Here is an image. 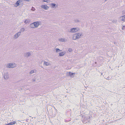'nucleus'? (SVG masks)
Masks as SVG:
<instances>
[{"label": "nucleus", "instance_id": "obj_1", "mask_svg": "<svg viewBox=\"0 0 125 125\" xmlns=\"http://www.w3.org/2000/svg\"><path fill=\"white\" fill-rule=\"evenodd\" d=\"M82 35V33H77L74 34L73 37V40H75L81 37V36Z\"/></svg>", "mask_w": 125, "mask_h": 125}, {"label": "nucleus", "instance_id": "obj_2", "mask_svg": "<svg viewBox=\"0 0 125 125\" xmlns=\"http://www.w3.org/2000/svg\"><path fill=\"white\" fill-rule=\"evenodd\" d=\"M79 29L78 28H73L71 29L70 32H75L78 31Z\"/></svg>", "mask_w": 125, "mask_h": 125}, {"label": "nucleus", "instance_id": "obj_3", "mask_svg": "<svg viewBox=\"0 0 125 125\" xmlns=\"http://www.w3.org/2000/svg\"><path fill=\"white\" fill-rule=\"evenodd\" d=\"M20 32H18L17 33L15 34L14 35V37L13 38L14 39H17L19 36L21 35Z\"/></svg>", "mask_w": 125, "mask_h": 125}, {"label": "nucleus", "instance_id": "obj_4", "mask_svg": "<svg viewBox=\"0 0 125 125\" xmlns=\"http://www.w3.org/2000/svg\"><path fill=\"white\" fill-rule=\"evenodd\" d=\"M41 7L45 10H48L49 8V7L46 5H42L41 6Z\"/></svg>", "mask_w": 125, "mask_h": 125}, {"label": "nucleus", "instance_id": "obj_5", "mask_svg": "<svg viewBox=\"0 0 125 125\" xmlns=\"http://www.w3.org/2000/svg\"><path fill=\"white\" fill-rule=\"evenodd\" d=\"M4 78L5 80L9 78V75L8 73H6L4 74Z\"/></svg>", "mask_w": 125, "mask_h": 125}, {"label": "nucleus", "instance_id": "obj_6", "mask_svg": "<svg viewBox=\"0 0 125 125\" xmlns=\"http://www.w3.org/2000/svg\"><path fill=\"white\" fill-rule=\"evenodd\" d=\"M68 74L67 75L68 76H70L71 77H74V75L75 74V73H72L70 72H69L67 73H68Z\"/></svg>", "mask_w": 125, "mask_h": 125}, {"label": "nucleus", "instance_id": "obj_7", "mask_svg": "<svg viewBox=\"0 0 125 125\" xmlns=\"http://www.w3.org/2000/svg\"><path fill=\"white\" fill-rule=\"evenodd\" d=\"M39 22H33V23H34V25L35 27L37 28L39 26Z\"/></svg>", "mask_w": 125, "mask_h": 125}, {"label": "nucleus", "instance_id": "obj_8", "mask_svg": "<svg viewBox=\"0 0 125 125\" xmlns=\"http://www.w3.org/2000/svg\"><path fill=\"white\" fill-rule=\"evenodd\" d=\"M31 55V53L29 52H27L24 54V56L26 57H28Z\"/></svg>", "mask_w": 125, "mask_h": 125}, {"label": "nucleus", "instance_id": "obj_9", "mask_svg": "<svg viewBox=\"0 0 125 125\" xmlns=\"http://www.w3.org/2000/svg\"><path fill=\"white\" fill-rule=\"evenodd\" d=\"M66 52H61L59 53V56H61L64 55L65 54Z\"/></svg>", "mask_w": 125, "mask_h": 125}, {"label": "nucleus", "instance_id": "obj_10", "mask_svg": "<svg viewBox=\"0 0 125 125\" xmlns=\"http://www.w3.org/2000/svg\"><path fill=\"white\" fill-rule=\"evenodd\" d=\"M11 68H13L16 66V64L14 63H11Z\"/></svg>", "mask_w": 125, "mask_h": 125}, {"label": "nucleus", "instance_id": "obj_11", "mask_svg": "<svg viewBox=\"0 0 125 125\" xmlns=\"http://www.w3.org/2000/svg\"><path fill=\"white\" fill-rule=\"evenodd\" d=\"M15 5H16V7H17L21 5L19 1L18 0L15 3Z\"/></svg>", "mask_w": 125, "mask_h": 125}, {"label": "nucleus", "instance_id": "obj_12", "mask_svg": "<svg viewBox=\"0 0 125 125\" xmlns=\"http://www.w3.org/2000/svg\"><path fill=\"white\" fill-rule=\"evenodd\" d=\"M51 5L52 6V8H56V4L54 3H51Z\"/></svg>", "mask_w": 125, "mask_h": 125}, {"label": "nucleus", "instance_id": "obj_13", "mask_svg": "<svg viewBox=\"0 0 125 125\" xmlns=\"http://www.w3.org/2000/svg\"><path fill=\"white\" fill-rule=\"evenodd\" d=\"M6 67L7 68H11V63H9L8 64L6 65Z\"/></svg>", "mask_w": 125, "mask_h": 125}, {"label": "nucleus", "instance_id": "obj_14", "mask_svg": "<svg viewBox=\"0 0 125 125\" xmlns=\"http://www.w3.org/2000/svg\"><path fill=\"white\" fill-rule=\"evenodd\" d=\"M30 27L32 28H34L35 27L34 23H33L31 24L30 25Z\"/></svg>", "mask_w": 125, "mask_h": 125}, {"label": "nucleus", "instance_id": "obj_15", "mask_svg": "<svg viewBox=\"0 0 125 125\" xmlns=\"http://www.w3.org/2000/svg\"><path fill=\"white\" fill-rule=\"evenodd\" d=\"M59 40L61 42H65V40L64 39L62 38H60Z\"/></svg>", "mask_w": 125, "mask_h": 125}, {"label": "nucleus", "instance_id": "obj_16", "mask_svg": "<svg viewBox=\"0 0 125 125\" xmlns=\"http://www.w3.org/2000/svg\"><path fill=\"white\" fill-rule=\"evenodd\" d=\"M120 19L121 21H123L125 20L123 16L120 17Z\"/></svg>", "mask_w": 125, "mask_h": 125}, {"label": "nucleus", "instance_id": "obj_17", "mask_svg": "<svg viewBox=\"0 0 125 125\" xmlns=\"http://www.w3.org/2000/svg\"><path fill=\"white\" fill-rule=\"evenodd\" d=\"M30 20H26L24 21V23L26 24H27L30 22Z\"/></svg>", "mask_w": 125, "mask_h": 125}, {"label": "nucleus", "instance_id": "obj_18", "mask_svg": "<svg viewBox=\"0 0 125 125\" xmlns=\"http://www.w3.org/2000/svg\"><path fill=\"white\" fill-rule=\"evenodd\" d=\"M25 29L24 28H22L20 30L19 32H20L21 34V32H23L25 31Z\"/></svg>", "mask_w": 125, "mask_h": 125}, {"label": "nucleus", "instance_id": "obj_19", "mask_svg": "<svg viewBox=\"0 0 125 125\" xmlns=\"http://www.w3.org/2000/svg\"><path fill=\"white\" fill-rule=\"evenodd\" d=\"M44 65L46 66H48L49 65V63L48 62L44 61Z\"/></svg>", "mask_w": 125, "mask_h": 125}, {"label": "nucleus", "instance_id": "obj_20", "mask_svg": "<svg viewBox=\"0 0 125 125\" xmlns=\"http://www.w3.org/2000/svg\"><path fill=\"white\" fill-rule=\"evenodd\" d=\"M36 70H31L30 72V74H32L34 73H36Z\"/></svg>", "mask_w": 125, "mask_h": 125}, {"label": "nucleus", "instance_id": "obj_21", "mask_svg": "<svg viewBox=\"0 0 125 125\" xmlns=\"http://www.w3.org/2000/svg\"><path fill=\"white\" fill-rule=\"evenodd\" d=\"M55 50L57 52H60L62 51L61 50H60L58 48H56V49Z\"/></svg>", "mask_w": 125, "mask_h": 125}, {"label": "nucleus", "instance_id": "obj_22", "mask_svg": "<svg viewBox=\"0 0 125 125\" xmlns=\"http://www.w3.org/2000/svg\"><path fill=\"white\" fill-rule=\"evenodd\" d=\"M20 2L21 5H23V0H18Z\"/></svg>", "mask_w": 125, "mask_h": 125}, {"label": "nucleus", "instance_id": "obj_23", "mask_svg": "<svg viewBox=\"0 0 125 125\" xmlns=\"http://www.w3.org/2000/svg\"><path fill=\"white\" fill-rule=\"evenodd\" d=\"M68 50L70 52H71L73 51V50L71 48H69Z\"/></svg>", "mask_w": 125, "mask_h": 125}, {"label": "nucleus", "instance_id": "obj_24", "mask_svg": "<svg viewBox=\"0 0 125 125\" xmlns=\"http://www.w3.org/2000/svg\"><path fill=\"white\" fill-rule=\"evenodd\" d=\"M5 125H12V122H11L7 124H6Z\"/></svg>", "mask_w": 125, "mask_h": 125}, {"label": "nucleus", "instance_id": "obj_25", "mask_svg": "<svg viewBox=\"0 0 125 125\" xmlns=\"http://www.w3.org/2000/svg\"><path fill=\"white\" fill-rule=\"evenodd\" d=\"M74 21L75 22H79L80 21H79L78 19H75Z\"/></svg>", "mask_w": 125, "mask_h": 125}, {"label": "nucleus", "instance_id": "obj_26", "mask_svg": "<svg viewBox=\"0 0 125 125\" xmlns=\"http://www.w3.org/2000/svg\"><path fill=\"white\" fill-rule=\"evenodd\" d=\"M31 10L33 11H34L35 10V9L33 7H32Z\"/></svg>", "mask_w": 125, "mask_h": 125}, {"label": "nucleus", "instance_id": "obj_27", "mask_svg": "<svg viewBox=\"0 0 125 125\" xmlns=\"http://www.w3.org/2000/svg\"><path fill=\"white\" fill-rule=\"evenodd\" d=\"M11 122L12 123V125L14 124L15 123H16L15 122V121H13V122Z\"/></svg>", "mask_w": 125, "mask_h": 125}, {"label": "nucleus", "instance_id": "obj_28", "mask_svg": "<svg viewBox=\"0 0 125 125\" xmlns=\"http://www.w3.org/2000/svg\"><path fill=\"white\" fill-rule=\"evenodd\" d=\"M125 26H123V28H122V30H125Z\"/></svg>", "mask_w": 125, "mask_h": 125}, {"label": "nucleus", "instance_id": "obj_29", "mask_svg": "<svg viewBox=\"0 0 125 125\" xmlns=\"http://www.w3.org/2000/svg\"><path fill=\"white\" fill-rule=\"evenodd\" d=\"M106 79L107 80H109L110 79V77H107V78H106Z\"/></svg>", "mask_w": 125, "mask_h": 125}, {"label": "nucleus", "instance_id": "obj_30", "mask_svg": "<svg viewBox=\"0 0 125 125\" xmlns=\"http://www.w3.org/2000/svg\"><path fill=\"white\" fill-rule=\"evenodd\" d=\"M47 0H43V1L44 2H47Z\"/></svg>", "mask_w": 125, "mask_h": 125}, {"label": "nucleus", "instance_id": "obj_31", "mask_svg": "<svg viewBox=\"0 0 125 125\" xmlns=\"http://www.w3.org/2000/svg\"><path fill=\"white\" fill-rule=\"evenodd\" d=\"M32 82H35V79H32Z\"/></svg>", "mask_w": 125, "mask_h": 125}, {"label": "nucleus", "instance_id": "obj_32", "mask_svg": "<svg viewBox=\"0 0 125 125\" xmlns=\"http://www.w3.org/2000/svg\"><path fill=\"white\" fill-rule=\"evenodd\" d=\"M114 22H117V21L116 20H114L113 21Z\"/></svg>", "mask_w": 125, "mask_h": 125}, {"label": "nucleus", "instance_id": "obj_33", "mask_svg": "<svg viewBox=\"0 0 125 125\" xmlns=\"http://www.w3.org/2000/svg\"><path fill=\"white\" fill-rule=\"evenodd\" d=\"M123 16V17H124V20H125V15L124 16Z\"/></svg>", "mask_w": 125, "mask_h": 125}, {"label": "nucleus", "instance_id": "obj_34", "mask_svg": "<svg viewBox=\"0 0 125 125\" xmlns=\"http://www.w3.org/2000/svg\"><path fill=\"white\" fill-rule=\"evenodd\" d=\"M103 121H104V120H103Z\"/></svg>", "mask_w": 125, "mask_h": 125}, {"label": "nucleus", "instance_id": "obj_35", "mask_svg": "<svg viewBox=\"0 0 125 125\" xmlns=\"http://www.w3.org/2000/svg\"><path fill=\"white\" fill-rule=\"evenodd\" d=\"M28 120V119H26V120H27H27Z\"/></svg>", "mask_w": 125, "mask_h": 125}, {"label": "nucleus", "instance_id": "obj_36", "mask_svg": "<svg viewBox=\"0 0 125 125\" xmlns=\"http://www.w3.org/2000/svg\"><path fill=\"white\" fill-rule=\"evenodd\" d=\"M28 120V119H26V120H27H27Z\"/></svg>", "mask_w": 125, "mask_h": 125}, {"label": "nucleus", "instance_id": "obj_37", "mask_svg": "<svg viewBox=\"0 0 125 125\" xmlns=\"http://www.w3.org/2000/svg\"><path fill=\"white\" fill-rule=\"evenodd\" d=\"M105 1H107V0H105Z\"/></svg>", "mask_w": 125, "mask_h": 125}]
</instances>
